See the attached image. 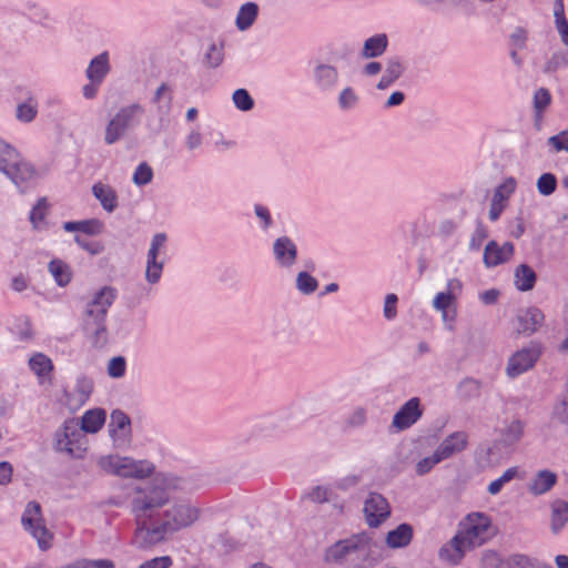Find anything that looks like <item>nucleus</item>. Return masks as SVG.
Returning a JSON list of instances; mask_svg holds the SVG:
<instances>
[{
	"instance_id": "obj_1",
	"label": "nucleus",
	"mask_w": 568,
	"mask_h": 568,
	"mask_svg": "<svg viewBox=\"0 0 568 568\" xmlns=\"http://www.w3.org/2000/svg\"><path fill=\"white\" fill-rule=\"evenodd\" d=\"M181 480L172 474H158L148 485L135 486L130 497L131 513L135 520L148 519L169 503V490L178 489Z\"/></svg>"
},
{
	"instance_id": "obj_2",
	"label": "nucleus",
	"mask_w": 568,
	"mask_h": 568,
	"mask_svg": "<svg viewBox=\"0 0 568 568\" xmlns=\"http://www.w3.org/2000/svg\"><path fill=\"white\" fill-rule=\"evenodd\" d=\"M0 173L21 192H28L40 178L33 164L27 161L9 142L0 138Z\"/></svg>"
},
{
	"instance_id": "obj_3",
	"label": "nucleus",
	"mask_w": 568,
	"mask_h": 568,
	"mask_svg": "<svg viewBox=\"0 0 568 568\" xmlns=\"http://www.w3.org/2000/svg\"><path fill=\"white\" fill-rule=\"evenodd\" d=\"M376 548L373 537L365 531L353 534L328 546L323 559L329 565H343L346 561H368Z\"/></svg>"
},
{
	"instance_id": "obj_4",
	"label": "nucleus",
	"mask_w": 568,
	"mask_h": 568,
	"mask_svg": "<svg viewBox=\"0 0 568 568\" xmlns=\"http://www.w3.org/2000/svg\"><path fill=\"white\" fill-rule=\"evenodd\" d=\"M105 473L122 478L144 479L153 475L155 466L148 459H134L129 456L104 455L98 460Z\"/></svg>"
},
{
	"instance_id": "obj_5",
	"label": "nucleus",
	"mask_w": 568,
	"mask_h": 568,
	"mask_svg": "<svg viewBox=\"0 0 568 568\" xmlns=\"http://www.w3.org/2000/svg\"><path fill=\"white\" fill-rule=\"evenodd\" d=\"M88 439L75 418H67L55 429L52 438L54 452L70 458H81L87 452Z\"/></svg>"
},
{
	"instance_id": "obj_6",
	"label": "nucleus",
	"mask_w": 568,
	"mask_h": 568,
	"mask_svg": "<svg viewBox=\"0 0 568 568\" xmlns=\"http://www.w3.org/2000/svg\"><path fill=\"white\" fill-rule=\"evenodd\" d=\"M143 114L144 108L139 103L121 106L105 124L104 143L113 145L119 142L129 131L140 125Z\"/></svg>"
},
{
	"instance_id": "obj_7",
	"label": "nucleus",
	"mask_w": 568,
	"mask_h": 568,
	"mask_svg": "<svg viewBox=\"0 0 568 568\" xmlns=\"http://www.w3.org/2000/svg\"><path fill=\"white\" fill-rule=\"evenodd\" d=\"M473 549L484 545L494 535L491 518L481 511H473L458 524L456 531Z\"/></svg>"
},
{
	"instance_id": "obj_8",
	"label": "nucleus",
	"mask_w": 568,
	"mask_h": 568,
	"mask_svg": "<svg viewBox=\"0 0 568 568\" xmlns=\"http://www.w3.org/2000/svg\"><path fill=\"white\" fill-rule=\"evenodd\" d=\"M463 284L458 278L447 282V290L435 294L432 306L440 314L443 326L448 332H454L457 321V298L462 292Z\"/></svg>"
},
{
	"instance_id": "obj_9",
	"label": "nucleus",
	"mask_w": 568,
	"mask_h": 568,
	"mask_svg": "<svg viewBox=\"0 0 568 568\" xmlns=\"http://www.w3.org/2000/svg\"><path fill=\"white\" fill-rule=\"evenodd\" d=\"M21 524L38 544L41 550H47L52 547L53 535L45 526L42 516L41 506L37 501H29L23 510Z\"/></svg>"
},
{
	"instance_id": "obj_10",
	"label": "nucleus",
	"mask_w": 568,
	"mask_h": 568,
	"mask_svg": "<svg viewBox=\"0 0 568 568\" xmlns=\"http://www.w3.org/2000/svg\"><path fill=\"white\" fill-rule=\"evenodd\" d=\"M166 241L168 236L162 232L154 234L151 239L145 261V281L151 285L159 283L161 280L165 262L163 251Z\"/></svg>"
},
{
	"instance_id": "obj_11",
	"label": "nucleus",
	"mask_w": 568,
	"mask_h": 568,
	"mask_svg": "<svg viewBox=\"0 0 568 568\" xmlns=\"http://www.w3.org/2000/svg\"><path fill=\"white\" fill-rule=\"evenodd\" d=\"M197 509L187 504H178L163 513L162 524L170 535L192 525L197 519Z\"/></svg>"
},
{
	"instance_id": "obj_12",
	"label": "nucleus",
	"mask_w": 568,
	"mask_h": 568,
	"mask_svg": "<svg viewBox=\"0 0 568 568\" xmlns=\"http://www.w3.org/2000/svg\"><path fill=\"white\" fill-rule=\"evenodd\" d=\"M171 535L162 523L150 526L146 519L136 520V529L133 536V545L140 549H150L165 541Z\"/></svg>"
},
{
	"instance_id": "obj_13",
	"label": "nucleus",
	"mask_w": 568,
	"mask_h": 568,
	"mask_svg": "<svg viewBox=\"0 0 568 568\" xmlns=\"http://www.w3.org/2000/svg\"><path fill=\"white\" fill-rule=\"evenodd\" d=\"M540 356L537 345H529L515 352L507 361L505 373L508 377L515 378L534 367Z\"/></svg>"
},
{
	"instance_id": "obj_14",
	"label": "nucleus",
	"mask_w": 568,
	"mask_h": 568,
	"mask_svg": "<svg viewBox=\"0 0 568 568\" xmlns=\"http://www.w3.org/2000/svg\"><path fill=\"white\" fill-rule=\"evenodd\" d=\"M338 69L328 61L317 60L312 70V80L321 92H333L339 83Z\"/></svg>"
},
{
	"instance_id": "obj_15",
	"label": "nucleus",
	"mask_w": 568,
	"mask_h": 568,
	"mask_svg": "<svg viewBox=\"0 0 568 568\" xmlns=\"http://www.w3.org/2000/svg\"><path fill=\"white\" fill-rule=\"evenodd\" d=\"M116 298V290L111 286H103L98 290L87 303L84 316L105 318L109 308Z\"/></svg>"
},
{
	"instance_id": "obj_16",
	"label": "nucleus",
	"mask_w": 568,
	"mask_h": 568,
	"mask_svg": "<svg viewBox=\"0 0 568 568\" xmlns=\"http://www.w3.org/2000/svg\"><path fill=\"white\" fill-rule=\"evenodd\" d=\"M364 515L369 527H378L389 517L390 507L381 494L372 493L364 503Z\"/></svg>"
},
{
	"instance_id": "obj_17",
	"label": "nucleus",
	"mask_w": 568,
	"mask_h": 568,
	"mask_svg": "<svg viewBox=\"0 0 568 568\" xmlns=\"http://www.w3.org/2000/svg\"><path fill=\"white\" fill-rule=\"evenodd\" d=\"M422 415L423 409L420 407L419 398L412 397L395 413L392 420V427L396 432L408 429L418 422Z\"/></svg>"
},
{
	"instance_id": "obj_18",
	"label": "nucleus",
	"mask_w": 568,
	"mask_h": 568,
	"mask_svg": "<svg viewBox=\"0 0 568 568\" xmlns=\"http://www.w3.org/2000/svg\"><path fill=\"white\" fill-rule=\"evenodd\" d=\"M272 252L276 264L285 270H291L297 260V246L286 235L275 239Z\"/></svg>"
},
{
	"instance_id": "obj_19",
	"label": "nucleus",
	"mask_w": 568,
	"mask_h": 568,
	"mask_svg": "<svg viewBox=\"0 0 568 568\" xmlns=\"http://www.w3.org/2000/svg\"><path fill=\"white\" fill-rule=\"evenodd\" d=\"M83 331L87 341L94 348H102L109 343V332L105 318L84 316Z\"/></svg>"
},
{
	"instance_id": "obj_20",
	"label": "nucleus",
	"mask_w": 568,
	"mask_h": 568,
	"mask_svg": "<svg viewBox=\"0 0 568 568\" xmlns=\"http://www.w3.org/2000/svg\"><path fill=\"white\" fill-rule=\"evenodd\" d=\"M517 182L514 178H507L500 183L494 192L488 216L491 221H497L505 210L507 202L515 192Z\"/></svg>"
},
{
	"instance_id": "obj_21",
	"label": "nucleus",
	"mask_w": 568,
	"mask_h": 568,
	"mask_svg": "<svg viewBox=\"0 0 568 568\" xmlns=\"http://www.w3.org/2000/svg\"><path fill=\"white\" fill-rule=\"evenodd\" d=\"M93 390V382L88 377H79L74 387L65 392L64 404L71 412L80 409L90 398Z\"/></svg>"
},
{
	"instance_id": "obj_22",
	"label": "nucleus",
	"mask_w": 568,
	"mask_h": 568,
	"mask_svg": "<svg viewBox=\"0 0 568 568\" xmlns=\"http://www.w3.org/2000/svg\"><path fill=\"white\" fill-rule=\"evenodd\" d=\"M471 549L473 548L456 532L450 540L440 547L438 557L450 566H457L462 562L466 552Z\"/></svg>"
},
{
	"instance_id": "obj_23",
	"label": "nucleus",
	"mask_w": 568,
	"mask_h": 568,
	"mask_svg": "<svg viewBox=\"0 0 568 568\" xmlns=\"http://www.w3.org/2000/svg\"><path fill=\"white\" fill-rule=\"evenodd\" d=\"M514 255V245L510 242L503 244L489 241L484 248V264L486 267H495L508 262Z\"/></svg>"
},
{
	"instance_id": "obj_24",
	"label": "nucleus",
	"mask_w": 568,
	"mask_h": 568,
	"mask_svg": "<svg viewBox=\"0 0 568 568\" xmlns=\"http://www.w3.org/2000/svg\"><path fill=\"white\" fill-rule=\"evenodd\" d=\"M544 318L542 312L537 307L520 310L516 316V331L518 334L529 336L541 327Z\"/></svg>"
},
{
	"instance_id": "obj_25",
	"label": "nucleus",
	"mask_w": 568,
	"mask_h": 568,
	"mask_svg": "<svg viewBox=\"0 0 568 568\" xmlns=\"http://www.w3.org/2000/svg\"><path fill=\"white\" fill-rule=\"evenodd\" d=\"M467 444L468 436L465 432H454L439 443L436 452L442 460H445L462 453L467 447Z\"/></svg>"
},
{
	"instance_id": "obj_26",
	"label": "nucleus",
	"mask_w": 568,
	"mask_h": 568,
	"mask_svg": "<svg viewBox=\"0 0 568 568\" xmlns=\"http://www.w3.org/2000/svg\"><path fill=\"white\" fill-rule=\"evenodd\" d=\"M110 72V53L108 51H102L90 60L85 69V78L88 81L103 83Z\"/></svg>"
},
{
	"instance_id": "obj_27",
	"label": "nucleus",
	"mask_w": 568,
	"mask_h": 568,
	"mask_svg": "<svg viewBox=\"0 0 568 568\" xmlns=\"http://www.w3.org/2000/svg\"><path fill=\"white\" fill-rule=\"evenodd\" d=\"M92 194L105 212L112 213L116 210L119 197L116 191L111 185L97 182L92 185Z\"/></svg>"
},
{
	"instance_id": "obj_28",
	"label": "nucleus",
	"mask_w": 568,
	"mask_h": 568,
	"mask_svg": "<svg viewBox=\"0 0 568 568\" xmlns=\"http://www.w3.org/2000/svg\"><path fill=\"white\" fill-rule=\"evenodd\" d=\"M260 7L256 2L247 1L240 6L235 16V27L240 32L251 29L257 20Z\"/></svg>"
},
{
	"instance_id": "obj_29",
	"label": "nucleus",
	"mask_w": 568,
	"mask_h": 568,
	"mask_svg": "<svg viewBox=\"0 0 568 568\" xmlns=\"http://www.w3.org/2000/svg\"><path fill=\"white\" fill-rule=\"evenodd\" d=\"M568 524V501L555 499L550 504V530L554 535L562 531Z\"/></svg>"
},
{
	"instance_id": "obj_30",
	"label": "nucleus",
	"mask_w": 568,
	"mask_h": 568,
	"mask_svg": "<svg viewBox=\"0 0 568 568\" xmlns=\"http://www.w3.org/2000/svg\"><path fill=\"white\" fill-rule=\"evenodd\" d=\"M105 419L106 413L103 408H92L82 415L79 427L84 435L97 434L103 427Z\"/></svg>"
},
{
	"instance_id": "obj_31",
	"label": "nucleus",
	"mask_w": 568,
	"mask_h": 568,
	"mask_svg": "<svg viewBox=\"0 0 568 568\" xmlns=\"http://www.w3.org/2000/svg\"><path fill=\"white\" fill-rule=\"evenodd\" d=\"M557 481V475L548 469L539 470L530 480L528 491L539 496L549 491Z\"/></svg>"
},
{
	"instance_id": "obj_32",
	"label": "nucleus",
	"mask_w": 568,
	"mask_h": 568,
	"mask_svg": "<svg viewBox=\"0 0 568 568\" xmlns=\"http://www.w3.org/2000/svg\"><path fill=\"white\" fill-rule=\"evenodd\" d=\"M388 47V37L386 33H376L367 38L361 51V55L365 59L381 57Z\"/></svg>"
},
{
	"instance_id": "obj_33",
	"label": "nucleus",
	"mask_w": 568,
	"mask_h": 568,
	"mask_svg": "<svg viewBox=\"0 0 568 568\" xmlns=\"http://www.w3.org/2000/svg\"><path fill=\"white\" fill-rule=\"evenodd\" d=\"M524 432L525 423L519 419H513L501 428L499 442L507 447L514 446L520 442Z\"/></svg>"
},
{
	"instance_id": "obj_34",
	"label": "nucleus",
	"mask_w": 568,
	"mask_h": 568,
	"mask_svg": "<svg viewBox=\"0 0 568 568\" xmlns=\"http://www.w3.org/2000/svg\"><path fill=\"white\" fill-rule=\"evenodd\" d=\"M413 539V528L408 524H400L386 535V545L392 549L406 547Z\"/></svg>"
},
{
	"instance_id": "obj_35",
	"label": "nucleus",
	"mask_w": 568,
	"mask_h": 568,
	"mask_svg": "<svg viewBox=\"0 0 568 568\" xmlns=\"http://www.w3.org/2000/svg\"><path fill=\"white\" fill-rule=\"evenodd\" d=\"M130 418L126 416V414L121 410L112 412L109 432L115 444L119 442L118 436L125 439L130 435Z\"/></svg>"
},
{
	"instance_id": "obj_36",
	"label": "nucleus",
	"mask_w": 568,
	"mask_h": 568,
	"mask_svg": "<svg viewBox=\"0 0 568 568\" xmlns=\"http://www.w3.org/2000/svg\"><path fill=\"white\" fill-rule=\"evenodd\" d=\"M65 232H81L88 235H99L103 231V223L100 220L68 221L62 225Z\"/></svg>"
},
{
	"instance_id": "obj_37",
	"label": "nucleus",
	"mask_w": 568,
	"mask_h": 568,
	"mask_svg": "<svg viewBox=\"0 0 568 568\" xmlns=\"http://www.w3.org/2000/svg\"><path fill=\"white\" fill-rule=\"evenodd\" d=\"M48 271L58 286L64 287L70 284L73 277L72 270L64 261L54 258L49 262Z\"/></svg>"
},
{
	"instance_id": "obj_38",
	"label": "nucleus",
	"mask_w": 568,
	"mask_h": 568,
	"mask_svg": "<svg viewBox=\"0 0 568 568\" xmlns=\"http://www.w3.org/2000/svg\"><path fill=\"white\" fill-rule=\"evenodd\" d=\"M39 102L36 97H28L16 106L14 115L21 123H31L38 115Z\"/></svg>"
},
{
	"instance_id": "obj_39",
	"label": "nucleus",
	"mask_w": 568,
	"mask_h": 568,
	"mask_svg": "<svg viewBox=\"0 0 568 568\" xmlns=\"http://www.w3.org/2000/svg\"><path fill=\"white\" fill-rule=\"evenodd\" d=\"M536 283V274L527 264H520L514 273V284L521 292L530 291Z\"/></svg>"
},
{
	"instance_id": "obj_40",
	"label": "nucleus",
	"mask_w": 568,
	"mask_h": 568,
	"mask_svg": "<svg viewBox=\"0 0 568 568\" xmlns=\"http://www.w3.org/2000/svg\"><path fill=\"white\" fill-rule=\"evenodd\" d=\"M29 367L38 378H44L52 372L53 364L45 354L36 353L29 358Z\"/></svg>"
},
{
	"instance_id": "obj_41",
	"label": "nucleus",
	"mask_w": 568,
	"mask_h": 568,
	"mask_svg": "<svg viewBox=\"0 0 568 568\" xmlns=\"http://www.w3.org/2000/svg\"><path fill=\"white\" fill-rule=\"evenodd\" d=\"M359 94L353 87H344L337 95V105L342 111L355 109L359 103Z\"/></svg>"
},
{
	"instance_id": "obj_42",
	"label": "nucleus",
	"mask_w": 568,
	"mask_h": 568,
	"mask_svg": "<svg viewBox=\"0 0 568 568\" xmlns=\"http://www.w3.org/2000/svg\"><path fill=\"white\" fill-rule=\"evenodd\" d=\"M224 60V44L223 42H210L204 53V62L209 68H217Z\"/></svg>"
},
{
	"instance_id": "obj_43",
	"label": "nucleus",
	"mask_w": 568,
	"mask_h": 568,
	"mask_svg": "<svg viewBox=\"0 0 568 568\" xmlns=\"http://www.w3.org/2000/svg\"><path fill=\"white\" fill-rule=\"evenodd\" d=\"M568 67V51L558 49L552 52L550 58L545 62L542 72L545 74H552L559 69Z\"/></svg>"
},
{
	"instance_id": "obj_44",
	"label": "nucleus",
	"mask_w": 568,
	"mask_h": 568,
	"mask_svg": "<svg viewBox=\"0 0 568 568\" xmlns=\"http://www.w3.org/2000/svg\"><path fill=\"white\" fill-rule=\"evenodd\" d=\"M48 213V202L45 197L37 201V204L31 209L29 220L34 230H41L44 226L45 216Z\"/></svg>"
},
{
	"instance_id": "obj_45",
	"label": "nucleus",
	"mask_w": 568,
	"mask_h": 568,
	"mask_svg": "<svg viewBox=\"0 0 568 568\" xmlns=\"http://www.w3.org/2000/svg\"><path fill=\"white\" fill-rule=\"evenodd\" d=\"M296 290L303 295H311L318 288V281L308 272L302 271L296 275Z\"/></svg>"
},
{
	"instance_id": "obj_46",
	"label": "nucleus",
	"mask_w": 568,
	"mask_h": 568,
	"mask_svg": "<svg viewBox=\"0 0 568 568\" xmlns=\"http://www.w3.org/2000/svg\"><path fill=\"white\" fill-rule=\"evenodd\" d=\"M303 498L314 504L331 503L333 501V493L329 487L314 486L304 494Z\"/></svg>"
},
{
	"instance_id": "obj_47",
	"label": "nucleus",
	"mask_w": 568,
	"mask_h": 568,
	"mask_svg": "<svg viewBox=\"0 0 568 568\" xmlns=\"http://www.w3.org/2000/svg\"><path fill=\"white\" fill-rule=\"evenodd\" d=\"M518 467H509L507 468L503 474L501 476H499L497 479L493 480L488 487H487V491L495 496L497 494L500 493V490L503 489V487L508 484L509 481H511L517 475H518Z\"/></svg>"
},
{
	"instance_id": "obj_48",
	"label": "nucleus",
	"mask_w": 568,
	"mask_h": 568,
	"mask_svg": "<svg viewBox=\"0 0 568 568\" xmlns=\"http://www.w3.org/2000/svg\"><path fill=\"white\" fill-rule=\"evenodd\" d=\"M442 458L435 450L432 455L419 458L415 464V473L418 476L428 474L437 464L442 463Z\"/></svg>"
},
{
	"instance_id": "obj_49",
	"label": "nucleus",
	"mask_w": 568,
	"mask_h": 568,
	"mask_svg": "<svg viewBox=\"0 0 568 568\" xmlns=\"http://www.w3.org/2000/svg\"><path fill=\"white\" fill-rule=\"evenodd\" d=\"M536 187L539 194L549 196L556 191L557 179L552 173H542L537 180Z\"/></svg>"
},
{
	"instance_id": "obj_50",
	"label": "nucleus",
	"mask_w": 568,
	"mask_h": 568,
	"mask_svg": "<svg viewBox=\"0 0 568 568\" xmlns=\"http://www.w3.org/2000/svg\"><path fill=\"white\" fill-rule=\"evenodd\" d=\"M551 415L558 423H568V386L562 396L554 405Z\"/></svg>"
},
{
	"instance_id": "obj_51",
	"label": "nucleus",
	"mask_w": 568,
	"mask_h": 568,
	"mask_svg": "<svg viewBox=\"0 0 568 568\" xmlns=\"http://www.w3.org/2000/svg\"><path fill=\"white\" fill-rule=\"evenodd\" d=\"M153 179V170L152 168L143 162V163H140L134 173H133V176H132V182L138 185V186H143V185H146L149 184Z\"/></svg>"
},
{
	"instance_id": "obj_52",
	"label": "nucleus",
	"mask_w": 568,
	"mask_h": 568,
	"mask_svg": "<svg viewBox=\"0 0 568 568\" xmlns=\"http://www.w3.org/2000/svg\"><path fill=\"white\" fill-rule=\"evenodd\" d=\"M532 102L536 113L541 115L551 102V94L549 90L546 88L537 89L534 93Z\"/></svg>"
},
{
	"instance_id": "obj_53",
	"label": "nucleus",
	"mask_w": 568,
	"mask_h": 568,
	"mask_svg": "<svg viewBox=\"0 0 568 568\" xmlns=\"http://www.w3.org/2000/svg\"><path fill=\"white\" fill-rule=\"evenodd\" d=\"M234 105L241 111H250L254 106V100L245 89H237L233 92Z\"/></svg>"
},
{
	"instance_id": "obj_54",
	"label": "nucleus",
	"mask_w": 568,
	"mask_h": 568,
	"mask_svg": "<svg viewBox=\"0 0 568 568\" xmlns=\"http://www.w3.org/2000/svg\"><path fill=\"white\" fill-rule=\"evenodd\" d=\"M126 361L123 356H114L108 362L106 372L112 378H121L125 375Z\"/></svg>"
},
{
	"instance_id": "obj_55",
	"label": "nucleus",
	"mask_w": 568,
	"mask_h": 568,
	"mask_svg": "<svg viewBox=\"0 0 568 568\" xmlns=\"http://www.w3.org/2000/svg\"><path fill=\"white\" fill-rule=\"evenodd\" d=\"M185 148L190 152H194L203 145V134L199 129H191L184 138Z\"/></svg>"
},
{
	"instance_id": "obj_56",
	"label": "nucleus",
	"mask_w": 568,
	"mask_h": 568,
	"mask_svg": "<svg viewBox=\"0 0 568 568\" xmlns=\"http://www.w3.org/2000/svg\"><path fill=\"white\" fill-rule=\"evenodd\" d=\"M547 143L551 145L556 152H568V129L548 138Z\"/></svg>"
},
{
	"instance_id": "obj_57",
	"label": "nucleus",
	"mask_w": 568,
	"mask_h": 568,
	"mask_svg": "<svg viewBox=\"0 0 568 568\" xmlns=\"http://www.w3.org/2000/svg\"><path fill=\"white\" fill-rule=\"evenodd\" d=\"M404 72V64L397 57L389 58L386 62L385 73L396 81Z\"/></svg>"
},
{
	"instance_id": "obj_58",
	"label": "nucleus",
	"mask_w": 568,
	"mask_h": 568,
	"mask_svg": "<svg viewBox=\"0 0 568 568\" xmlns=\"http://www.w3.org/2000/svg\"><path fill=\"white\" fill-rule=\"evenodd\" d=\"M74 241L81 248H83L91 255H99L104 250V246L100 242H88L80 237L79 235L74 236Z\"/></svg>"
},
{
	"instance_id": "obj_59",
	"label": "nucleus",
	"mask_w": 568,
	"mask_h": 568,
	"mask_svg": "<svg viewBox=\"0 0 568 568\" xmlns=\"http://www.w3.org/2000/svg\"><path fill=\"white\" fill-rule=\"evenodd\" d=\"M397 296L395 294H388L385 297L383 314L384 317L388 321L394 320L397 315L396 310Z\"/></svg>"
},
{
	"instance_id": "obj_60",
	"label": "nucleus",
	"mask_w": 568,
	"mask_h": 568,
	"mask_svg": "<svg viewBox=\"0 0 568 568\" xmlns=\"http://www.w3.org/2000/svg\"><path fill=\"white\" fill-rule=\"evenodd\" d=\"M366 423V410L363 407L355 408L347 417L346 425L349 427H361Z\"/></svg>"
},
{
	"instance_id": "obj_61",
	"label": "nucleus",
	"mask_w": 568,
	"mask_h": 568,
	"mask_svg": "<svg viewBox=\"0 0 568 568\" xmlns=\"http://www.w3.org/2000/svg\"><path fill=\"white\" fill-rule=\"evenodd\" d=\"M111 559H80V568H114Z\"/></svg>"
},
{
	"instance_id": "obj_62",
	"label": "nucleus",
	"mask_w": 568,
	"mask_h": 568,
	"mask_svg": "<svg viewBox=\"0 0 568 568\" xmlns=\"http://www.w3.org/2000/svg\"><path fill=\"white\" fill-rule=\"evenodd\" d=\"M503 561L495 551H486L483 554L480 565L481 568H500Z\"/></svg>"
},
{
	"instance_id": "obj_63",
	"label": "nucleus",
	"mask_w": 568,
	"mask_h": 568,
	"mask_svg": "<svg viewBox=\"0 0 568 568\" xmlns=\"http://www.w3.org/2000/svg\"><path fill=\"white\" fill-rule=\"evenodd\" d=\"M172 559L170 556L156 557L143 562L139 568H170Z\"/></svg>"
},
{
	"instance_id": "obj_64",
	"label": "nucleus",
	"mask_w": 568,
	"mask_h": 568,
	"mask_svg": "<svg viewBox=\"0 0 568 568\" xmlns=\"http://www.w3.org/2000/svg\"><path fill=\"white\" fill-rule=\"evenodd\" d=\"M513 568H540L531 558L524 555H516L511 558Z\"/></svg>"
}]
</instances>
